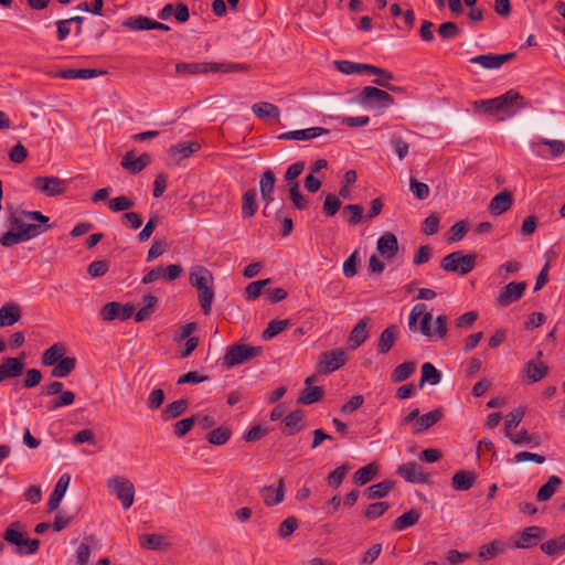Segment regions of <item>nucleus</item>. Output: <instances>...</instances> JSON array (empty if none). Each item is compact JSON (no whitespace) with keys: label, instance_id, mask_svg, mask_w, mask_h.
<instances>
[{"label":"nucleus","instance_id":"1","mask_svg":"<svg viewBox=\"0 0 565 565\" xmlns=\"http://www.w3.org/2000/svg\"><path fill=\"white\" fill-rule=\"evenodd\" d=\"M10 225L21 232L25 241H30L51 228L50 217L39 211H21L10 216Z\"/></svg>","mask_w":565,"mask_h":565},{"label":"nucleus","instance_id":"2","mask_svg":"<svg viewBox=\"0 0 565 565\" xmlns=\"http://www.w3.org/2000/svg\"><path fill=\"white\" fill-rule=\"evenodd\" d=\"M356 103L371 109H386L394 104V98L385 90L373 86H365L356 95Z\"/></svg>","mask_w":565,"mask_h":565},{"label":"nucleus","instance_id":"3","mask_svg":"<svg viewBox=\"0 0 565 565\" xmlns=\"http://www.w3.org/2000/svg\"><path fill=\"white\" fill-rule=\"evenodd\" d=\"M494 104L497 115H502L498 118L499 120H503L505 117H512L519 109L527 107L524 97L514 89H510L495 97Z\"/></svg>","mask_w":565,"mask_h":565},{"label":"nucleus","instance_id":"4","mask_svg":"<svg viewBox=\"0 0 565 565\" xmlns=\"http://www.w3.org/2000/svg\"><path fill=\"white\" fill-rule=\"evenodd\" d=\"M476 259V254L463 255L462 252L459 250L452 252L441 259L440 267L445 271L458 273L465 276L475 268Z\"/></svg>","mask_w":565,"mask_h":565},{"label":"nucleus","instance_id":"5","mask_svg":"<svg viewBox=\"0 0 565 565\" xmlns=\"http://www.w3.org/2000/svg\"><path fill=\"white\" fill-rule=\"evenodd\" d=\"M107 488L122 504L124 509H129L135 499L134 483L124 477H113L107 480Z\"/></svg>","mask_w":565,"mask_h":565},{"label":"nucleus","instance_id":"6","mask_svg":"<svg viewBox=\"0 0 565 565\" xmlns=\"http://www.w3.org/2000/svg\"><path fill=\"white\" fill-rule=\"evenodd\" d=\"M262 353L260 347L247 344H234L230 347L224 355L223 364L226 367L241 365Z\"/></svg>","mask_w":565,"mask_h":565},{"label":"nucleus","instance_id":"7","mask_svg":"<svg viewBox=\"0 0 565 565\" xmlns=\"http://www.w3.org/2000/svg\"><path fill=\"white\" fill-rule=\"evenodd\" d=\"M347 363V353L341 350H330L324 351L320 354L319 362L317 364V370L319 373L329 374Z\"/></svg>","mask_w":565,"mask_h":565},{"label":"nucleus","instance_id":"8","mask_svg":"<svg viewBox=\"0 0 565 565\" xmlns=\"http://www.w3.org/2000/svg\"><path fill=\"white\" fill-rule=\"evenodd\" d=\"M426 309H427V307L423 302L416 303L412 308L409 318H408V328L411 330H416L417 321L419 318H422L419 331L423 335L430 338L431 337V328L429 327V323L433 319V316L430 312H427Z\"/></svg>","mask_w":565,"mask_h":565},{"label":"nucleus","instance_id":"9","mask_svg":"<svg viewBox=\"0 0 565 565\" xmlns=\"http://www.w3.org/2000/svg\"><path fill=\"white\" fill-rule=\"evenodd\" d=\"M544 535L545 530L543 527L537 525L527 526L515 534L516 539L513 542V547L523 550L532 548L539 544Z\"/></svg>","mask_w":565,"mask_h":565},{"label":"nucleus","instance_id":"10","mask_svg":"<svg viewBox=\"0 0 565 565\" xmlns=\"http://www.w3.org/2000/svg\"><path fill=\"white\" fill-rule=\"evenodd\" d=\"M526 281H511L501 288L497 298V305L500 307H508L511 303L520 300L526 289Z\"/></svg>","mask_w":565,"mask_h":565},{"label":"nucleus","instance_id":"11","mask_svg":"<svg viewBox=\"0 0 565 565\" xmlns=\"http://www.w3.org/2000/svg\"><path fill=\"white\" fill-rule=\"evenodd\" d=\"M396 473L411 483L425 484L429 480V475L415 461H408L398 466Z\"/></svg>","mask_w":565,"mask_h":565},{"label":"nucleus","instance_id":"12","mask_svg":"<svg viewBox=\"0 0 565 565\" xmlns=\"http://www.w3.org/2000/svg\"><path fill=\"white\" fill-rule=\"evenodd\" d=\"M32 185L46 196H55L65 191V181L57 177H38L33 179Z\"/></svg>","mask_w":565,"mask_h":565},{"label":"nucleus","instance_id":"13","mask_svg":"<svg viewBox=\"0 0 565 565\" xmlns=\"http://www.w3.org/2000/svg\"><path fill=\"white\" fill-rule=\"evenodd\" d=\"M515 56L514 53H505V54H480L470 58V63L478 64L487 70H497L500 68L504 63L511 61Z\"/></svg>","mask_w":565,"mask_h":565},{"label":"nucleus","instance_id":"14","mask_svg":"<svg viewBox=\"0 0 565 565\" xmlns=\"http://www.w3.org/2000/svg\"><path fill=\"white\" fill-rule=\"evenodd\" d=\"M24 353L21 358H4L0 364V383L20 376L24 369Z\"/></svg>","mask_w":565,"mask_h":565},{"label":"nucleus","instance_id":"15","mask_svg":"<svg viewBox=\"0 0 565 565\" xmlns=\"http://www.w3.org/2000/svg\"><path fill=\"white\" fill-rule=\"evenodd\" d=\"M545 146H547L550 148L552 158L559 157L565 151V142L564 141L545 139V138H540V139L533 141L531 143V149L536 156L545 158L546 154L543 149Z\"/></svg>","mask_w":565,"mask_h":565},{"label":"nucleus","instance_id":"16","mask_svg":"<svg viewBox=\"0 0 565 565\" xmlns=\"http://www.w3.org/2000/svg\"><path fill=\"white\" fill-rule=\"evenodd\" d=\"M151 162V156L148 153H142L139 157H136L134 151H128L122 156L121 167L129 171L130 173H138L142 171L149 163Z\"/></svg>","mask_w":565,"mask_h":565},{"label":"nucleus","instance_id":"17","mask_svg":"<svg viewBox=\"0 0 565 565\" xmlns=\"http://www.w3.org/2000/svg\"><path fill=\"white\" fill-rule=\"evenodd\" d=\"M376 248L384 259L391 260L398 253V241L393 233L386 232L377 239Z\"/></svg>","mask_w":565,"mask_h":565},{"label":"nucleus","instance_id":"18","mask_svg":"<svg viewBox=\"0 0 565 565\" xmlns=\"http://www.w3.org/2000/svg\"><path fill=\"white\" fill-rule=\"evenodd\" d=\"M199 149L200 145L198 142H179L172 145L168 152L172 163L180 164L182 160L190 158Z\"/></svg>","mask_w":565,"mask_h":565},{"label":"nucleus","instance_id":"19","mask_svg":"<svg viewBox=\"0 0 565 565\" xmlns=\"http://www.w3.org/2000/svg\"><path fill=\"white\" fill-rule=\"evenodd\" d=\"M329 129L322 127H310L306 129L291 130L278 136L279 139L284 140H310L322 135H328Z\"/></svg>","mask_w":565,"mask_h":565},{"label":"nucleus","instance_id":"20","mask_svg":"<svg viewBox=\"0 0 565 565\" xmlns=\"http://www.w3.org/2000/svg\"><path fill=\"white\" fill-rule=\"evenodd\" d=\"M276 177L273 170L266 169L259 179V192L265 205H269L274 201V190Z\"/></svg>","mask_w":565,"mask_h":565},{"label":"nucleus","instance_id":"21","mask_svg":"<svg viewBox=\"0 0 565 565\" xmlns=\"http://www.w3.org/2000/svg\"><path fill=\"white\" fill-rule=\"evenodd\" d=\"M508 547V543L503 540H493L490 543L483 544L479 547L478 558L480 562L490 561L503 554Z\"/></svg>","mask_w":565,"mask_h":565},{"label":"nucleus","instance_id":"22","mask_svg":"<svg viewBox=\"0 0 565 565\" xmlns=\"http://www.w3.org/2000/svg\"><path fill=\"white\" fill-rule=\"evenodd\" d=\"M260 495L267 507L279 504L285 499V480L280 478L278 480L277 488H274L273 486L262 488Z\"/></svg>","mask_w":565,"mask_h":565},{"label":"nucleus","instance_id":"23","mask_svg":"<svg viewBox=\"0 0 565 565\" xmlns=\"http://www.w3.org/2000/svg\"><path fill=\"white\" fill-rule=\"evenodd\" d=\"M189 281L192 287L199 290L213 285V275L203 266H193L190 270Z\"/></svg>","mask_w":565,"mask_h":565},{"label":"nucleus","instance_id":"24","mask_svg":"<svg viewBox=\"0 0 565 565\" xmlns=\"http://www.w3.org/2000/svg\"><path fill=\"white\" fill-rule=\"evenodd\" d=\"M70 481L71 476L68 473H64L60 477L47 501L49 511H55L58 508L60 502L70 486Z\"/></svg>","mask_w":565,"mask_h":565},{"label":"nucleus","instance_id":"25","mask_svg":"<svg viewBox=\"0 0 565 565\" xmlns=\"http://www.w3.org/2000/svg\"><path fill=\"white\" fill-rule=\"evenodd\" d=\"M303 428V414L300 409L289 413L282 422L281 431L286 436H292Z\"/></svg>","mask_w":565,"mask_h":565},{"label":"nucleus","instance_id":"26","mask_svg":"<svg viewBox=\"0 0 565 565\" xmlns=\"http://www.w3.org/2000/svg\"><path fill=\"white\" fill-rule=\"evenodd\" d=\"M512 194L509 191H502L491 199L489 204V212L492 215H501L512 206Z\"/></svg>","mask_w":565,"mask_h":565},{"label":"nucleus","instance_id":"27","mask_svg":"<svg viewBox=\"0 0 565 565\" xmlns=\"http://www.w3.org/2000/svg\"><path fill=\"white\" fill-rule=\"evenodd\" d=\"M333 64L337 71L347 75L359 74L363 72H377L374 65L355 63L347 60L334 61Z\"/></svg>","mask_w":565,"mask_h":565},{"label":"nucleus","instance_id":"28","mask_svg":"<svg viewBox=\"0 0 565 565\" xmlns=\"http://www.w3.org/2000/svg\"><path fill=\"white\" fill-rule=\"evenodd\" d=\"M394 487L395 481L386 479L364 489L363 495L367 500L382 499L385 498Z\"/></svg>","mask_w":565,"mask_h":565},{"label":"nucleus","instance_id":"29","mask_svg":"<svg viewBox=\"0 0 565 565\" xmlns=\"http://www.w3.org/2000/svg\"><path fill=\"white\" fill-rule=\"evenodd\" d=\"M21 319V309L14 302H7L0 308V328L13 326Z\"/></svg>","mask_w":565,"mask_h":565},{"label":"nucleus","instance_id":"30","mask_svg":"<svg viewBox=\"0 0 565 565\" xmlns=\"http://www.w3.org/2000/svg\"><path fill=\"white\" fill-rule=\"evenodd\" d=\"M476 480V472L469 470H461L452 476L451 486L457 491H467L473 487Z\"/></svg>","mask_w":565,"mask_h":565},{"label":"nucleus","instance_id":"31","mask_svg":"<svg viewBox=\"0 0 565 565\" xmlns=\"http://www.w3.org/2000/svg\"><path fill=\"white\" fill-rule=\"evenodd\" d=\"M444 416V411L441 408H436L434 411H430L417 418V422L414 426V433L419 434L431 426H434L436 423H438Z\"/></svg>","mask_w":565,"mask_h":565},{"label":"nucleus","instance_id":"32","mask_svg":"<svg viewBox=\"0 0 565 565\" xmlns=\"http://www.w3.org/2000/svg\"><path fill=\"white\" fill-rule=\"evenodd\" d=\"M548 371L550 369L545 363H537L533 360L527 361L524 365V372L526 374L527 382L531 384L544 379Z\"/></svg>","mask_w":565,"mask_h":565},{"label":"nucleus","instance_id":"33","mask_svg":"<svg viewBox=\"0 0 565 565\" xmlns=\"http://www.w3.org/2000/svg\"><path fill=\"white\" fill-rule=\"evenodd\" d=\"M252 111L256 117L263 120L278 119L280 116V109L276 105L267 102L254 104Z\"/></svg>","mask_w":565,"mask_h":565},{"label":"nucleus","instance_id":"34","mask_svg":"<svg viewBox=\"0 0 565 565\" xmlns=\"http://www.w3.org/2000/svg\"><path fill=\"white\" fill-rule=\"evenodd\" d=\"M398 328L396 326H390L382 331L379 338L377 351L381 354L387 353L396 340Z\"/></svg>","mask_w":565,"mask_h":565},{"label":"nucleus","instance_id":"35","mask_svg":"<svg viewBox=\"0 0 565 565\" xmlns=\"http://www.w3.org/2000/svg\"><path fill=\"white\" fill-rule=\"evenodd\" d=\"M66 352L65 345L63 343H54L49 349H46L42 354V364L45 366H54Z\"/></svg>","mask_w":565,"mask_h":565},{"label":"nucleus","instance_id":"36","mask_svg":"<svg viewBox=\"0 0 565 565\" xmlns=\"http://www.w3.org/2000/svg\"><path fill=\"white\" fill-rule=\"evenodd\" d=\"M563 483L562 479L557 476L548 477V480L545 484H543L537 493L536 499L540 502H544L550 500L556 492L557 488Z\"/></svg>","mask_w":565,"mask_h":565},{"label":"nucleus","instance_id":"37","mask_svg":"<svg viewBox=\"0 0 565 565\" xmlns=\"http://www.w3.org/2000/svg\"><path fill=\"white\" fill-rule=\"evenodd\" d=\"M367 318L361 319L355 327L352 329L349 335V341L352 349L360 347L367 338Z\"/></svg>","mask_w":565,"mask_h":565},{"label":"nucleus","instance_id":"38","mask_svg":"<svg viewBox=\"0 0 565 565\" xmlns=\"http://www.w3.org/2000/svg\"><path fill=\"white\" fill-rule=\"evenodd\" d=\"M76 366V359L73 356L62 358L52 369L51 376L53 377H66L68 376Z\"/></svg>","mask_w":565,"mask_h":565},{"label":"nucleus","instance_id":"39","mask_svg":"<svg viewBox=\"0 0 565 565\" xmlns=\"http://www.w3.org/2000/svg\"><path fill=\"white\" fill-rule=\"evenodd\" d=\"M379 472V467L376 463L371 462L359 470H356L353 475L354 483L359 486H364L371 480H373Z\"/></svg>","mask_w":565,"mask_h":565},{"label":"nucleus","instance_id":"40","mask_svg":"<svg viewBox=\"0 0 565 565\" xmlns=\"http://www.w3.org/2000/svg\"><path fill=\"white\" fill-rule=\"evenodd\" d=\"M419 518H420L419 512L415 509H412L394 520L393 529L395 531H403V530L416 524L418 522Z\"/></svg>","mask_w":565,"mask_h":565},{"label":"nucleus","instance_id":"41","mask_svg":"<svg viewBox=\"0 0 565 565\" xmlns=\"http://www.w3.org/2000/svg\"><path fill=\"white\" fill-rule=\"evenodd\" d=\"M256 198H257V193L254 189H249L243 194L242 216L244 218H249L256 213V211H257Z\"/></svg>","mask_w":565,"mask_h":565},{"label":"nucleus","instance_id":"42","mask_svg":"<svg viewBox=\"0 0 565 565\" xmlns=\"http://www.w3.org/2000/svg\"><path fill=\"white\" fill-rule=\"evenodd\" d=\"M323 397V390L320 386H306L297 398L298 404L311 405Z\"/></svg>","mask_w":565,"mask_h":565},{"label":"nucleus","instance_id":"43","mask_svg":"<svg viewBox=\"0 0 565 565\" xmlns=\"http://www.w3.org/2000/svg\"><path fill=\"white\" fill-rule=\"evenodd\" d=\"M140 545L151 551H162L168 547V543L160 534H145L140 536Z\"/></svg>","mask_w":565,"mask_h":565},{"label":"nucleus","instance_id":"44","mask_svg":"<svg viewBox=\"0 0 565 565\" xmlns=\"http://www.w3.org/2000/svg\"><path fill=\"white\" fill-rule=\"evenodd\" d=\"M422 376L419 386L423 387L425 383L437 385L441 380L440 372L430 363L426 362L422 365Z\"/></svg>","mask_w":565,"mask_h":565},{"label":"nucleus","instance_id":"45","mask_svg":"<svg viewBox=\"0 0 565 565\" xmlns=\"http://www.w3.org/2000/svg\"><path fill=\"white\" fill-rule=\"evenodd\" d=\"M509 439L515 445H524L530 447H537L542 441L539 435H530L525 429L516 434H509Z\"/></svg>","mask_w":565,"mask_h":565},{"label":"nucleus","instance_id":"46","mask_svg":"<svg viewBox=\"0 0 565 565\" xmlns=\"http://www.w3.org/2000/svg\"><path fill=\"white\" fill-rule=\"evenodd\" d=\"M188 407L186 399H178L169 404L161 413L163 420H171L182 415Z\"/></svg>","mask_w":565,"mask_h":565},{"label":"nucleus","instance_id":"47","mask_svg":"<svg viewBox=\"0 0 565 565\" xmlns=\"http://www.w3.org/2000/svg\"><path fill=\"white\" fill-rule=\"evenodd\" d=\"M150 19L146 15H134L125 19L121 23L122 28L130 31L139 32L149 30Z\"/></svg>","mask_w":565,"mask_h":565},{"label":"nucleus","instance_id":"48","mask_svg":"<svg viewBox=\"0 0 565 565\" xmlns=\"http://www.w3.org/2000/svg\"><path fill=\"white\" fill-rule=\"evenodd\" d=\"M23 537L24 533L22 532V525L20 522L11 523L3 533V540L17 547L21 546Z\"/></svg>","mask_w":565,"mask_h":565},{"label":"nucleus","instance_id":"49","mask_svg":"<svg viewBox=\"0 0 565 565\" xmlns=\"http://www.w3.org/2000/svg\"><path fill=\"white\" fill-rule=\"evenodd\" d=\"M86 542H83L78 545L76 548L75 557H76V565H88L89 557L92 554V548L89 543L95 542V536L90 535L88 537H85Z\"/></svg>","mask_w":565,"mask_h":565},{"label":"nucleus","instance_id":"50","mask_svg":"<svg viewBox=\"0 0 565 565\" xmlns=\"http://www.w3.org/2000/svg\"><path fill=\"white\" fill-rule=\"evenodd\" d=\"M231 435H232V433L227 427L220 426V427L211 430L207 434L206 438L210 444L221 446V445L226 444L230 440Z\"/></svg>","mask_w":565,"mask_h":565},{"label":"nucleus","instance_id":"51","mask_svg":"<svg viewBox=\"0 0 565 565\" xmlns=\"http://www.w3.org/2000/svg\"><path fill=\"white\" fill-rule=\"evenodd\" d=\"M415 371V363L412 361L403 362L392 373V381L395 383L407 380Z\"/></svg>","mask_w":565,"mask_h":565},{"label":"nucleus","instance_id":"52","mask_svg":"<svg viewBox=\"0 0 565 565\" xmlns=\"http://www.w3.org/2000/svg\"><path fill=\"white\" fill-rule=\"evenodd\" d=\"M540 547L542 552L548 556L557 554L558 552L565 550V534L542 543Z\"/></svg>","mask_w":565,"mask_h":565},{"label":"nucleus","instance_id":"53","mask_svg":"<svg viewBox=\"0 0 565 565\" xmlns=\"http://www.w3.org/2000/svg\"><path fill=\"white\" fill-rule=\"evenodd\" d=\"M199 303L202 308L204 315H209L211 312L212 302L214 299V289L213 285H210L205 288L199 289Z\"/></svg>","mask_w":565,"mask_h":565},{"label":"nucleus","instance_id":"54","mask_svg":"<svg viewBox=\"0 0 565 565\" xmlns=\"http://www.w3.org/2000/svg\"><path fill=\"white\" fill-rule=\"evenodd\" d=\"M289 324L288 320H271L268 327L263 331L262 339L267 341L284 331Z\"/></svg>","mask_w":565,"mask_h":565},{"label":"nucleus","instance_id":"55","mask_svg":"<svg viewBox=\"0 0 565 565\" xmlns=\"http://www.w3.org/2000/svg\"><path fill=\"white\" fill-rule=\"evenodd\" d=\"M75 401V394L72 391H63L58 393V397L47 404L49 411H54L61 407L70 406Z\"/></svg>","mask_w":565,"mask_h":565},{"label":"nucleus","instance_id":"56","mask_svg":"<svg viewBox=\"0 0 565 565\" xmlns=\"http://www.w3.org/2000/svg\"><path fill=\"white\" fill-rule=\"evenodd\" d=\"M289 195L295 209L305 210L308 207L309 202L300 192L298 182H292L289 184Z\"/></svg>","mask_w":565,"mask_h":565},{"label":"nucleus","instance_id":"57","mask_svg":"<svg viewBox=\"0 0 565 565\" xmlns=\"http://www.w3.org/2000/svg\"><path fill=\"white\" fill-rule=\"evenodd\" d=\"M83 21H84V18L79 17V15H75L70 19L56 21L57 39L60 41H63L70 35V33H71L70 24L72 22L83 23Z\"/></svg>","mask_w":565,"mask_h":565},{"label":"nucleus","instance_id":"58","mask_svg":"<svg viewBox=\"0 0 565 565\" xmlns=\"http://www.w3.org/2000/svg\"><path fill=\"white\" fill-rule=\"evenodd\" d=\"M349 470H350V466L348 463H344V465L335 468L327 477L328 484L333 488H339L341 486V483L343 482Z\"/></svg>","mask_w":565,"mask_h":565},{"label":"nucleus","instance_id":"59","mask_svg":"<svg viewBox=\"0 0 565 565\" xmlns=\"http://www.w3.org/2000/svg\"><path fill=\"white\" fill-rule=\"evenodd\" d=\"M524 417V409L519 407L513 409L507 415L505 422H504V429L505 435L509 438V434H512L511 430L519 426V424L522 422Z\"/></svg>","mask_w":565,"mask_h":565},{"label":"nucleus","instance_id":"60","mask_svg":"<svg viewBox=\"0 0 565 565\" xmlns=\"http://www.w3.org/2000/svg\"><path fill=\"white\" fill-rule=\"evenodd\" d=\"M100 318L106 322L119 319V302L109 301L103 306L99 312Z\"/></svg>","mask_w":565,"mask_h":565},{"label":"nucleus","instance_id":"61","mask_svg":"<svg viewBox=\"0 0 565 565\" xmlns=\"http://www.w3.org/2000/svg\"><path fill=\"white\" fill-rule=\"evenodd\" d=\"M198 420V416L193 415L188 418H183L174 424V434L178 438L185 436L194 426Z\"/></svg>","mask_w":565,"mask_h":565},{"label":"nucleus","instance_id":"62","mask_svg":"<svg viewBox=\"0 0 565 565\" xmlns=\"http://www.w3.org/2000/svg\"><path fill=\"white\" fill-rule=\"evenodd\" d=\"M390 509V504L387 502H376L371 503L366 507L364 511V515L370 520H375L382 516Z\"/></svg>","mask_w":565,"mask_h":565},{"label":"nucleus","instance_id":"63","mask_svg":"<svg viewBox=\"0 0 565 565\" xmlns=\"http://www.w3.org/2000/svg\"><path fill=\"white\" fill-rule=\"evenodd\" d=\"M132 206H134V201L126 195H120V196L114 198V199L109 200V202H108V207L113 212L126 211Z\"/></svg>","mask_w":565,"mask_h":565},{"label":"nucleus","instance_id":"64","mask_svg":"<svg viewBox=\"0 0 565 565\" xmlns=\"http://www.w3.org/2000/svg\"><path fill=\"white\" fill-rule=\"evenodd\" d=\"M341 207V201L335 194H327L322 211L327 216H333Z\"/></svg>","mask_w":565,"mask_h":565}]
</instances>
